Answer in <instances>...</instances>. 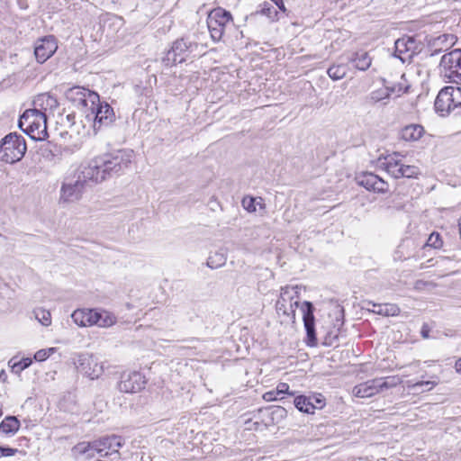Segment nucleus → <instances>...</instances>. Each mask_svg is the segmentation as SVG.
Instances as JSON below:
<instances>
[{"instance_id":"nucleus-1","label":"nucleus","mask_w":461,"mask_h":461,"mask_svg":"<svg viewBox=\"0 0 461 461\" xmlns=\"http://www.w3.org/2000/svg\"><path fill=\"white\" fill-rule=\"evenodd\" d=\"M75 94L78 96L75 101L86 113V119L93 122L95 131L103 126L110 125L115 120L113 109L106 102H101L97 93L89 89L77 87Z\"/></svg>"},{"instance_id":"nucleus-2","label":"nucleus","mask_w":461,"mask_h":461,"mask_svg":"<svg viewBox=\"0 0 461 461\" xmlns=\"http://www.w3.org/2000/svg\"><path fill=\"white\" fill-rule=\"evenodd\" d=\"M133 157L131 149H118L96 157L86 165L91 169L95 182L100 183L106 178L123 174L130 167Z\"/></svg>"},{"instance_id":"nucleus-3","label":"nucleus","mask_w":461,"mask_h":461,"mask_svg":"<svg viewBox=\"0 0 461 461\" xmlns=\"http://www.w3.org/2000/svg\"><path fill=\"white\" fill-rule=\"evenodd\" d=\"M97 184L94 175L86 165H80L68 174L61 185L60 202L73 203L78 201L86 188Z\"/></svg>"},{"instance_id":"nucleus-4","label":"nucleus","mask_w":461,"mask_h":461,"mask_svg":"<svg viewBox=\"0 0 461 461\" xmlns=\"http://www.w3.org/2000/svg\"><path fill=\"white\" fill-rule=\"evenodd\" d=\"M18 126L34 140H43L48 137L46 113L38 108L25 110L20 116Z\"/></svg>"},{"instance_id":"nucleus-5","label":"nucleus","mask_w":461,"mask_h":461,"mask_svg":"<svg viewBox=\"0 0 461 461\" xmlns=\"http://www.w3.org/2000/svg\"><path fill=\"white\" fill-rule=\"evenodd\" d=\"M300 287L298 285H285L281 287L279 299L276 303V311L282 321H290L294 324L296 309L299 307Z\"/></svg>"},{"instance_id":"nucleus-6","label":"nucleus","mask_w":461,"mask_h":461,"mask_svg":"<svg viewBox=\"0 0 461 461\" xmlns=\"http://www.w3.org/2000/svg\"><path fill=\"white\" fill-rule=\"evenodd\" d=\"M71 318L79 327L96 325L108 328L116 322V317L112 312L102 309H77L73 312Z\"/></svg>"},{"instance_id":"nucleus-7","label":"nucleus","mask_w":461,"mask_h":461,"mask_svg":"<svg viewBox=\"0 0 461 461\" xmlns=\"http://www.w3.org/2000/svg\"><path fill=\"white\" fill-rule=\"evenodd\" d=\"M198 43L189 38H180L172 43L171 48L166 52L162 62L167 67L185 62L198 54Z\"/></svg>"},{"instance_id":"nucleus-8","label":"nucleus","mask_w":461,"mask_h":461,"mask_svg":"<svg viewBox=\"0 0 461 461\" xmlns=\"http://www.w3.org/2000/svg\"><path fill=\"white\" fill-rule=\"evenodd\" d=\"M435 110L440 116L461 114V88L446 86L438 94L435 100Z\"/></svg>"},{"instance_id":"nucleus-9","label":"nucleus","mask_w":461,"mask_h":461,"mask_svg":"<svg viewBox=\"0 0 461 461\" xmlns=\"http://www.w3.org/2000/svg\"><path fill=\"white\" fill-rule=\"evenodd\" d=\"M27 146L24 138L11 132L0 141V160L8 164L20 161L25 155Z\"/></svg>"},{"instance_id":"nucleus-10","label":"nucleus","mask_w":461,"mask_h":461,"mask_svg":"<svg viewBox=\"0 0 461 461\" xmlns=\"http://www.w3.org/2000/svg\"><path fill=\"white\" fill-rule=\"evenodd\" d=\"M440 75L449 82H461V49H455L442 56L439 63Z\"/></svg>"},{"instance_id":"nucleus-11","label":"nucleus","mask_w":461,"mask_h":461,"mask_svg":"<svg viewBox=\"0 0 461 461\" xmlns=\"http://www.w3.org/2000/svg\"><path fill=\"white\" fill-rule=\"evenodd\" d=\"M230 22H232L231 14L223 8L218 7L209 13L207 26L214 41H220L222 39L225 29Z\"/></svg>"},{"instance_id":"nucleus-12","label":"nucleus","mask_w":461,"mask_h":461,"mask_svg":"<svg viewBox=\"0 0 461 461\" xmlns=\"http://www.w3.org/2000/svg\"><path fill=\"white\" fill-rule=\"evenodd\" d=\"M422 43L414 36H403L394 42L393 56L402 63L411 62L413 57L421 51Z\"/></svg>"},{"instance_id":"nucleus-13","label":"nucleus","mask_w":461,"mask_h":461,"mask_svg":"<svg viewBox=\"0 0 461 461\" xmlns=\"http://www.w3.org/2000/svg\"><path fill=\"white\" fill-rule=\"evenodd\" d=\"M303 312V326L306 331L305 343L309 347H315L318 344L315 330L314 306L309 301H304L301 305Z\"/></svg>"},{"instance_id":"nucleus-14","label":"nucleus","mask_w":461,"mask_h":461,"mask_svg":"<svg viewBox=\"0 0 461 461\" xmlns=\"http://www.w3.org/2000/svg\"><path fill=\"white\" fill-rule=\"evenodd\" d=\"M146 383V378L140 372H123L121 375L117 388L122 393H135L141 391Z\"/></svg>"},{"instance_id":"nucleus-15","label":"nucleus","mask_w":461,"mask_h":461,"mask_svg":"<svg viewBox=\"0 0 461 461\" xmlns=\"http://www.w3.org/2000/svg\"><path fill=\"white\" fill-rule=\"evenodd\" d=\"M109 440L108 437L104 436L90 442L82 441L74 446L71 452L74 456H77L79 454L93 450L103 456H107L111 455V443L108 442Z\"/></svg>"},{"instance_id":"nucleus-16","label":"nucleus","mask_w":461,"mask_h":461,"mask_svg":"<svg viewBox=\"0 0 461 461\" xmlns=\"http://www.w3.org/2000/svg\"><path fill=\"white\" fill-rule=\"evenodd\" d=\"M356 181L357 185L368 191L379 194H386L389 192L388 183L372 172H362L357 175Z\"/></svg>"},{"instance_id":"nucleus-17","label":"nucleus","mask_w":461,"mask_h":461,"mask_svg":"<svg viewBox=\"0 0 461 461\" xmlns=\"http://www.w3.org/2000/svg\"><path fill=\"white\" fill-rule=\"evenodd\" d=\"M58 50V42L53 35L38 39L34 44L36 60L42 64L47 61Z\"/></svg>"},{"instance_id":"nucleus-18","label":"nucleus","mask_w":461,"mask_h":461,"mask_svg":"<svg viewBox=\"0 0 461 461\" xmlns=\"http://www.w3.org/2000/svg\"><path fill=\"white\" fill-rule=\"evenodd\" d=\"M77 368L90 379H97L104 372V366L93 356L83 355L78 359Z\"/></svg>"},{"instance_id":"nucleus-19","label":"nucleus","mask_w":461,"mask_h":461,"mask_svg":"<svg viewBox=\"0 0 461 461\" xmlns=\"http://www.w3.org/2000/svg\"><path fill=\"white\" fill-rule=\"evenodd\" d=\"M294 406L302 412L313 413L315 410L325 406V399L321 394L305 396L299 395L294 400Z\"/></svg>"},{"instance_id":"nucleus-20","label":"nucleus","mask_w":461,"mask_h":461,"mask_svg":"<svg viewBox=\"0 0 461 461\" xmlns=\"http://www.w3.org/2000/svg\"><path fill=\"white\" fill-rule=\"evenodd\" d=\"M263 15L267 16L270 23L278 20L277 10L271 4L265 2L260 10H258L246 17V22L249 24L256 23Z\"/></svg>"},{"instance_id":"nucleus-21","label":"nucleus","mask_w":461,"mask_h":461,"mask_svg":"<svg viewBox=\"0 0 461 461\" xmlns=\"http://www.w3.org/2000/svg\"><path fill=\"white\" fill-rule=\"evenodd\" d=\"M378 393H380V389L377 378L357 384L353 388V394L359 398L372 397Z\"/></svg>"},{"instance_id":"nucleus-22","label":"nucleus","mask_w":461,"mask_h":461,"mask_svg":"<svg viewBox=\"0 0 461 461\" xmlns=\"http://www.w3.org/2000/svg\"><path fill=\"white\" fill-rule=\"evenodd\" d=\"M366 306H372L373 308H366L368 311L383 315V316H397L400 313V308L394 303H375L372 301L365 302Z\"/></svg>"},{"instance_id":"nucleus-23","label":"nucleus","mask_w":461,"mask_h":461,"mask_svg":"<svg viewBox=\"0 0 461 461\" xmlns=\"http://www.w3.org/2000/svg\"><path fill=\"white\" fill-rule=\"evenodd\" d=\"M456 41V37L453 34H442L434 38L430 41V47L434 48L431 53V56L438 55L443 50V48L446 49L453 46Z\"/></svg>"},{"instance_id":"nucleus-24","label":"nucleus","mask_w":461,"mask_h":461,"mask_svg":"<svg viewBox=\"0 0 461 461\" xmlns=\"http://www.w3.org/2000/svg\"><path fill=\"white\" fill-rule=\"evenodd\" d=\"M347 60L350 63H353L357 69L362 71L369 68L372 63V59L368 53L364 50L353 52L347 58Z\"/></svg>"},{"instance_id":"nucleus-25","label":"nucleus","mask_w":461,"mask_h":461,"mask_svg":"<svg viewBox=\"0 0 461 461\" xmlns=\"http://www.w3.org/2000/svg\"><path fill=\"white\" fill-rule=\"evenodd\" d=\"M424 134V128L420 124H410L401 131V138L406 141H416Z\"/></svg>"},{"instance_id":"nucleus-26","label":"nucleus","mask_w":461,"mask_h":461,"mask_svg":"<svg viewBox=\"0 0 461 461\" xmlns=\"http://www.w3.org/2000/svg\"><path fill=\"white\" fill-rule=\"evenodd\" d=\"M398 155L389 156L385 158L384 162L382 163L384 169L394 178H399L400 168L403 164L396 158Z\"/></svg>"},{"instance_id":"nucleus-27","label":"nucleus","mask_w":461,"mask_h":461,"mask_svg":"<svg viewBox=\"0 0 461 461\" xmlns=\"http://www.w3.org/2000/svg\"><path fill=\"white\" fill-rule=\"evenodd\" d=\"M34 105L39 106V110L45 113L48 108L52 109L58 106V101L49 94H42L37 96L33 102Z\"/></svg>"},{"instance_id":"nucleus-28","label":"nucleus","mask_w":461,"mask_h":461,"mask_svg":"<svg viewBox=\"0 0 461 461\" xmlns=\"http://www.w3.org/2000/svg\"><path fill=\"white\" fill-rule=\"evenodd\" d=\"M20 428V421L15 416H6L0 423V430L5 434H15Z\"/></svg>"},{"instance_id":"nucleus-29","label":"nucleus","mask_w":461,"mask_h":461,"mask_svg":"<svg viewBox=\"0 0 461 461\" xmlns=\"http://www.w3.org/2000/svg\"><path fill=\"white\" fill-rule=\"evenodd\" d=\"M227 256L223 249L214 252L210 255L206 265L212 269L219 268L226 264Z\"/></svg>"},{"instance_id":"nucleus-30","label":"nucleus","mask_w":461,"mask_h":461,"mask_svg":"<svg viewBox=\"0 0 461 461\" xmlns=\"http://www.w3.org/2000/svg\"><path fill=\"white\" fill-rule=\"evenodd\" d=\"M347 73L348 67L346 64L332 65L327 70V74L334 81L342 79L346 77Z\"/></svg>"},{"instance_id":"nucleus-31","label":"nucleus","mask_w":461,"mask_h":461,"mask_svg":"<svg viewBox=\"0 0 461 461\" xmlns=\"http://www.w3.org/2000/svg\"><path fill=\"white\" fill-rule=\"evenodd\" d=\"M259 412L267 414V419H263L261 421H255L253 422V428L255 430H263L264 429H267L268 426L274 424V417L275 414L274 411L270 412L268 410H259Z\"/></svg>"},{"instance_id":"nucleus-32","label":"nucleus","mask_w":461,"mask_h":461,"mask_svg":"<svg viewBox=\"0 0 461 461\" xmlns=\"http://www.w3.org/2000/svg\"><path fill=\"white\" fill-rule=\"evenodd\" d=\"M378 387L380 392L395 387L397 384L401 383V379L399 376H388V377H381L377 378Z\"/></svg>"},{"instance_id":"nucleus-33","label":"nucleus","mask_w":461,"mask_h":461,"mask_svg":"<svg viewBox=\"0 0 461 461\" xmlns=\"http://www.w3.org/2000/svg\"><path fill=\"white\" fill-rule=\"evenodd\" d=\"M35 318L44 326H50L51 324L50 312L42 308H37L33 311Z\"/></svg>"},{"instance_id":"nucleus-34","label":"nucleus","mask_w":461,"mask_h":461,"mask_svg":"<svg viewBox=\"0 0 461 461\" xmlns=\"http://www.w3.org/2000/svg\"><path fill=\"white\" fill-rule=\"evenodd\" d=\"M107 437L110 439L108 442L111 443V454L117 453L120 455L118 449L125 444L124 438L122 436L114 434Z\"/></svg>"},{"instance_id":"nucleus-35","label":"nucleus","mask_w":461,"mask_h":461,"mask_svg":"<svg viewBox=\"0 0 461 461\" xmlns=\"http://www.w3.org/2000/svg\"><path fill=\"white\" fill-rule=\"evenodd\" d=\"M420 174L419 168L415 166L402 165L400 168L399 178L401 177H416Z\"/></svg>"},{"instance_id":"nucleus-36","label":"nucleus","mask_w":461,"mask_h":461,"mask_svg":"<svg viewBox=\"0 0 461 461\" xmlns=\"http://www.w3.org/2000/svg\"><path fill=\"white\" fill-rule=\"evenodd\" d=\"M443 245L442 238L439 233L432 232L427 240V246L432 247L434 249H439Z\"/></svg>"},{"instance_id":"nucleus-37","label":"nucleus","mask_w":461,"mask_h":461,"mask_svg":"<svg viewBox=\"0 0 461 461\" xmlns=\"http://www.w3.org/2000/svg\"><path fill=\"white\" fill-rule=\"evenodd\" d=\"M389 96H390V93L385 88L384 90L373 91L370 94L369 98H370V100L373 103H377V102L382 101V100H384L385 98H389Z\"/></svg>"},{"instance_id":"nucleus-38","label":"nucleus","mask_w":461,"mask_h":461,"mask_svg":"<svg viewBox=\"0 0 461 461\" xmlns=\"http://www.w3.org/2000/svg\"><path fill=\"white\" fill-rule=\"evenodd\" d=\"M386 89L390 93V95L394 94L397 96H400L402 94L407 92L408 86H403L402 83H398L391 86H386Z\"/></svg>"},{"instance_id":"nucleus-39","label":"nucleus","mask_w":461,"mask_h":461,"mask_svg":"<svg viewBox=\"0 0 461 461\" xmlns=\"http://www.w3.org/2000/svg\"><path fill=\"white\" fill-rule=\"evenodd\" d=\"M32 363V358L30 357H25V358H23L21 359L19 362L17 363H14L12 366L13 370L16 371V372H21L24 369H26L27 367H29Z\"/></svg>"},{"instance_id":"nucleus-40","label":"nucleus","mask_w":461,"mask_h":461,"mask_svg":"<svg viewBox=\"0 0 461 461\" xmlns=\"http://www.w3.org/2000/svg\"><path fill=\"white\" fill-rule=\"evenodd\" d=\"M255 202L256 200L253 197H244L241 203L244 209H246L248 212H252L256 211Z\"/></svg>"},{"instance_id":"nucleus-41","label":"nucleus","mask_w":461,"mask_h":461,"mask_svg":"<svg viewBox=\"0 0 461 461\" xmlns=\"http://www.w3.org/2000/svg\"><path fill=\"white\" fill-rule=\"evenodd\" d=\"M339 328L336 330V332L330 331L327 334L325 337V339L323 341V345L325 346H331L334 342V340H337L339 339Z\"/></svg>"},{"instance_id":"nucleus-42","label":"nucleus","mask_w":461,"mask_h":461,"mask_svg":"<svg viewBox=\"0 0 461 461\" xmlns=\"http://www.w3.org/2000/svg\"><path fill=\"white\" fill-rule=\"evenodd\" d=\"M18 452L17 448L10 447L0 446V457L12 456Z\"/></svg>"},{"instance_id":"nucleus-43","label":"nucleus","mask_w":461,"mask_h":461,"mask_svg":"<svg viewBox=\"0 0 461 461\" xmlns=\"http://www.w3.org/2000/svg\"><path fill=\"white\" fill-rule=\"evenodd\" d=\"M435 385H436V383L432 382V381H420V382L415 383L412 385V388L413 389H420V388H423L425 386V387H428L426 390H430Z\"/></svg>"},{"instance_id":"nucleus-44","label":"nucleus","mask_w":461,"mask_h":461,"mask_svg":"<svg viewBox=\"0 0 461 461\" xmlns=\"http://www.w3.org/2000/svg\"><path fill=\"white\" fill-rule=\"evenodd\" d=\"M288 391H289V385L286 383H280L277 385L276 390L275 391V393L280 394L281 398H283V395L285 394V393H289L290 395H294V393H290Z\"/></svg>"},{"instance_id":"nucleus-45","label":"nucleus","mask_w":461,"mask_h":461,"mask_svg":"<svg viewBox=\"0 0 461 461\" xmlns=\"http://www.w3.org/2000/svg\"><path fill=\"white\" fill-rule=\"evenodd\" d=\"M263 399L267 402H272L282 398L280 394L275 393V391H269L263 394Z\"/></svg>"},{"instance_id":"nucleus-46","label":"nucleus","mask_w":461,"mask_h":461,"mask_svg":"<svg viewBox=\"0 0 461 461\" xmlns=\"http://www.w3.org/2000/svg\"><path fill=\"white\" fill-rule=\"evenodd\" d=\"M49 357V351L45 349H40L34 354V359L36 361H44Z\"/></svg>"},{"instance_id":"nucleus-47","label":"nucleus","mask_w":461,"mask_h":461,"mask_svg":"<svg viewBox=\"0 0 461 461\" xmlns=\"http://www.w3.org/2000/svg\"><path fill=\"white\" fill-rule=\"evenodd\" d=\"M429 331L430 329L427 323H424L420 330V334L423 339H429Z\"/></svg>"},{"instance_id":"nucleus-48","label":"nucleus","mask_w":461,"mask_h":461,"mask_svg":"<svg viewBox=\"0 0 461 461\" xmlns=\"http://www.w3.org/2000/svg\"><path fill=\"white\" fill-rule=\"evenodd\" d=\"M96 451L89 450L86 453L79 454L77 456H74L75 458H78L80 456H85L86 459L93 458Z\"/></svg>"},{"instance_id":"nucleus-49","label":"nucleus","mask_w":461,"mask_h":461,"mask_svg":"<svg viewBox=\"0 0 461 461\" xmlns=\"http://www.w3.org/2000/svg\"><path fill=\"white\" fill-rule=\"evenodd\" d=\"M272 1L278 6V8L280 10L285 11V7L283 0H272Z\"/></svg>"},{"instance_id":"nucleus-50","label":"nucleus","mask_w":461,"mask_h":461,"mask_svg":"<svg viewBox=\"0 0 461 461\" xmlns=\"http://www.w3.org/2000/svg\"><path fill=\"white\" fill-rule=\"evenodd\" d=\"M455 368H456V371L461 375V357L458 358L456 361V364H455Z\"/></svg>"},{"instance_id":"nucleus-51","label":"nucleus","mask_w":461,"mask_h":461,"mask_svg":"<svg viewBox=\"0 0 461 461\" xmlns=\"http://www.w3.org/2000/svg\"><path fill=\"white\" fill-rule=\"evenodd\" d=\"M74 119H75V114L74 113H70V114H68L67 115V120L71 122V124H74L75 122H74Z\"/></svg>"},{"instance_id":"nucleus-52","label":"nucleus","mask_w":461,"mask_h":461,"mask_svg":"<svg viewBox=\"0 0 461 461\" xmlns=\"http://www.w3.org/2000/svg\"><path fill=\"white\" fill-rule=\"evenodd\" d=\"M46 351H49V357L56 350L55 348H50L45 349Z\"/></svg>"},{"instance_id":"nucleus-53","label":"nucleus","mask_w":461,"mask_h":461,"mask_svg":"<svg viewBox=\"0 0 461 461\" xmlns=\"http://www.w3.org/2000/svg\"><path fill=\"white\" fill-rule=\"evenodd\" d=\"M3 414V411H2V405L0 404V416Z\"/></svg>"},{"instance_id":"nucleus-54","label":"nucleus","mask_w":461,"mask_h":461,"mask_svg":"<svg viewBox=\"0 0 461 461\" xmlns=\"http://www.w3.org/2000/svg\"><path fill=\"white\" fill-rule=\"evenodd\" d=\"M4 374H5V373H4V371H3V372H2V374H0V378H3V375H4Z\"/></svg>"},{"instance_id":"nucleus-55","label":"nucleus","mask_w":461,"mask_h":461,"mask_svg":"<svg viewBox=\"0 0 461 461\" xmlns=\"http://www.w3.org/2000/svg\"><path fill=\"white\" fill-rule=\"evenodd\" d=\"M4 374H5V373H4V371H3V372H2V374H0V378H3V375H4Z\"/></svg>"}]
</instances>
